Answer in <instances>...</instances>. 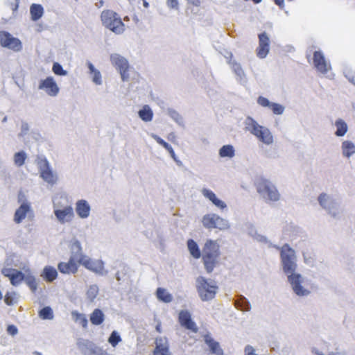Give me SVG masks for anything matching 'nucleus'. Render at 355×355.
<instances>
[{
  "label": "nucleus",
  "instance_id": "f257e3e1",
  "mask_svg": "<svg viewBox=\"0 0 355 355\" xmlns=\"http://www.w3.org/2000/svg\"><path fill=\"white\" fill-rule=\"evenodd\" d=\"M280 257L283 270L288 275V282L292 286L295 293L299 296L307 295L309 291L301 285L302 279L300 275L294 273L296 269L295 253L288 244H284L280 248Z\"/></svg>",
  "mask_w": 355,
  "mask_h": 355
},
{
  "label": "nucleus",
  "instance_id": "f03ea898",
  "mask_svg": "<svg viewBox=\"0 0 355 355\" xmlns=\"http://www.w3.org/2000/svg\"><path fill=\"white\" fill-rule=\"evenodd\" d=\"M220 254V246L217 242L211 239L207 240L202 248V259L208 273H211L218 265Z\"/></svg>",
  "mask_w": 355,
  "mask_h": 355
},
{
  "label": "nucleus",
  "instance_id": "7ed1b4c3",
  "mask_svg": "<svg viewBox=\"0 0 355 355\" xmlns=\"http://www.w3.org/2000/svg\"><path fill=\"white\" fill-rule=\"evenodd\" d=\"M245 128L262 143L270 145L273 142V136L270 130L259 125L252 118H247L245 121Z\"/></svg>",
  "mask_w": 355,
  "mask_h": 355
},
{
  "label": "nucleus",
  "instance_id": "20e7f679",
  "mask_svg": "<svg viewBox=\"0 0 355 355\" xmlns=\"http://www.w3.org/2000/svg\"><path fill=\"white\" fill-rule=\"evenodd\" d=\"M101 20L105 28L116 34H121L125 30V25L121 17L111 10H103L101 14Z\"/></svg>",
  "mask_w": 355,
  "mask_h": 355
},
{
  "label": "nucleus",
  "instance_id": "39448f33",
  "mask_svg": "<svg viewBox=\"0 0 355 355\" xmlns=\"http://www.w3.org/2000/svg\"><path fill=\"white\" fill-rule=\"evenodd\" d=\"M197 291L202 301L214 299L218 291V286L214 281H209L203 277H199L197 280Z\"/></svg>",
  "mask_w": 355,
  "mask_h": 355
},
{
  "label": "nucleus",
  "instance_id": "423d86ee",
  "mask_svg": "<svg viewBox=\"0 0 355 355\" xmlns=\"http://www.w3.org/2000/svg\"><path fill=\"white\" fill-rule=\"evenodd\" d=\"M257 192L263 196L268 200L277 201L279 198V194L276 187L268 180L259 178L256 182Z\"/></svg>",
  "mask_w": 355,
  "mask_h": 355
},
{
  "label": "nucleus",
  "instance_id": "0eeeda50",
  "mask_svg": "<svg viewBox=\"0 0 355 355\" xmlns=\"http://www.w3.org/2000/svg\"><path fill=\"white\" fill-rule=\"evenodd\" d=\"M202 225L207 229L225 230L230 227L228 222L215 214H207L202 217Z\"/></svg>",
  "mask_w": 355,
  "mask_h": 355
},
{
  "label": "nucleus",
  "instance_id": "6e6552de",
  "mask_svg": "<svg viewBox=\"0 0 355 355\" xmlns=\"http://www.w3.org/2000/svg\"><path fill=\"white\" fill-rule=\"evenodd\" d=\"M110 60L112 65L119 70L122 80H128L129 79V74L128 72L130 68L128 60L119 54L111 55Z\"/></svg>",
  "mask_w": 355,
  "mask_h": 355
},
{
  "label": "nucleus",
  "instance_id": "1a4fd4ad",
  "mask_svg": "<svg viewBox=\"0 0 355 355\" xmlns=\"http://www.w3.org/2000/svg\"><path fill=\"white\" fill-rule=\"evenodd\" d=\"M0 44L3 47L8 48L14 51H19L22 49L21 41L4 31H0Z\"/></svg>",
  "mask_w": 355,
  "mask_h": 355
},
{
  "label": "nucleus",
  "instance_id": "9d476101",
  "mask_svg": "<svg viewBox=\"0 0 355 355\" xmlns=\"http://www.w3.org/2000/svg\"><path fill=\"white\" fill-rule=\"evenodd\" d=\"M78 262L87 270L96 273H101L104 269V264L101 260H94L84 254H80Z\"/></svg>",
  "mask_w": 355,
  "mask_h": 355
},
{
  "label": "nucleus",
  "instance_id": "9b49d317",
  "mask_svg": "<svg viewBox=\"0 0 355 355\" xmlns=\"http://www.w3.org/2000/svg\"><path fill=\"white\" fill-rule=\"evenodd\" d=\"M38 165L41 178L47 183L54 184L57 181V177L51 169L48 160L46 158L41 159Z\"/></svg>",
  "mask_w": 355,
  "mask_h": 355
},
{
  "label": "nucleus",
  "instance_id": "f8f14e48",
  "mask_svg": "<svg viewBox=\"0 0 355 355\" xmlns=\"http://www.w3.org/2000/svg\"><path fill=\"white\" fill-rule=\"evenodd\" d=\"M38 88L44 90L50 96H57L60 91L59 87L52 76L41 80Z\"/></svg>",
  "mask_w": 355,
  "mask_h": 355
},
{
  "label": "nucleus",
  "instance_id": "ddd939ff",
  "mask_svg": "<svg viewBox=\"0 0 355 355\" xmlns=\"http://www.w3.org/2000/svg\"><path fill=\"white\" fill-rule=\"evenodd\" d=\"M153 355H172L170 344L166 337H157L155 340Z\"/></svg>",
  "mask_w": 355,
  "mask_h": 355
},
{
  "label": "nucleus",
  "instance_id": "4468645a",
  "mask_svg": "<svg viewBox=\"0 0 355 355\" xmlns=\"http://www.w3.org/2000/svg\"><path fill=\"white\" fill-rule=\"evenodd\" d=\"M259 46L257 48V55L259 58H265L270 51V38L266 32L259 34Z\"/></svg>",
  "mask_w": 355,
  "mask_h": 355
},
{
  "label": "nucleus",
  "instance_id": "2eb2a0df",
  "mask_svg": "<svg viewBox=\"0 0 355 355\" xmlns=\"http://www.w3.org/2000/svg\"><path fill=\"white\" fill-rule=\"evenodd\" d=\"M1 273L8 277L12 286H17L20 284L25 279L24 274L14 268H6L2 269Z\"/></svg>",
  "mask_w": 355,
  "mask_h": 355
},
{
  "label": "nucleus",
  "instance_id": "dca6fc26",
  "mask_svg": "<svg viewBox=\"0 0 355 355\" xmlns=\"http://www.w3.org/2000/svg\"><path fill=\"white\" fill-rule=\"evenodd\" d=\"M178 321L182 327L186 329L190 330L193 333H197L198 328L196 323L192 320L191 314L187 311H181L179 313Z\"/></svg>",
  "mask_w": 355,
  "mask_h": 355
},
{
  "label": "nucleus",
  "instance_id": "f3484780",
  "mask_svg": "<svg viewBox=\"0 0 355 355\" xmlns=\"http://www.w3.org/2000/svg\"><path fill=\"white\" fill-rule=\"evenodd\" d=\"M78 263L73 257H71L67 262L59 263L58 268L62 274H75L78 271Z\"/></svg>",
  "mask_w": 355,
  "mask_h": 355
},
{
  "label": "nucleus",
  "instance_id": "a211bd4d",
  "mask_svg": "<svg viewBox=\"0 0 355 355\" xmlns=\"http://www.w3.org/2000/svg\"><path fill=\"white\" fill-rule=\"evenodd\" d=\"M54 214L61 223L70 222L74 217L73 210L71 206H67L61 209H55Z\"/></svg>",
  "mask_w": 355,
  "mask_h": 355
},
{
  "label": "nucleus",
  "instance_id": "6ab92c4d",
  "mask_svg": "<svg viewBox=\"0 0 355 355\" xmlns=\"http://www.w3.org/2000/svg\"><path fill=\"white\" fill-rule=\"evenodd\" d=\"M257 103L261 107H269L275 114H282L284 110V106L279 103H270L268 98L263 96H259L257 98Z\"/></svg>",
  "mask_w": 355,
  "mask_h": 355
},
{
  "label": "nucleus",
  "instance_id": "aec40b11",
  "mask_svg": "<svg viewBox=\"0 0 355 355\" xmlns=\"http://www.w3.org/2000/svg\"><path fill=\"white\" fill-rule=\"evenodd\" d=\"M313 64L316 69L322 73H326L329 67L325 58L320 51H315L313 53Z\"/></svg>",
  "mask_w": 355,
  "mask_h": 355
},
{
  "label": "nucleus",
  "instance_id": "412c9836",
  "mask_svg": "<svg viewBox=\"0 0 355 355\" xmlns=\"http://www.w3.org/2000/svg\"><path fill=\"white\" fill-rule=\"evenodd\" d=\"M76 211L81 218H86L89 216L90 206L85 200H79L76 204Z\"/></svg>",
  "mask_w": 355,
  "mask_h": 355
},
{
  "label": "nucleus",
  "instance_id": "4be33fe9",
  "mask_svg": "<svg viewBox=\"0 0 355 355\" xmlns=\"http://www.w3.org/2000/svg\"><path fill=\"white\" fill-rule=\"evenodd\" d=\"M202 195L207 199H209L216 207L220 209L226 208L227 205L225 202L218 199L216 194L211 190L207 189H203L202 190Z\"/></svg>",
  "mask_w": 355,
  "mask_h": 355
},
{
  "label": "nucleus",
  "instance_id": "5701e85b",
  "mask_svg": "<svg viewBox=\"0 0 355 355\" xmlns=\"http://www.w3.org/2000/svg\"><path fill=\"white\" fill-rule=\"evenodd\" d=\"M204 340L209 346L212 354L216 355H223V350L221 349L219 343L212 338L210 335H205L204 336Z\"/></svg>",
  "mask_w": 355,
  "mask_h": 355
},
{
  "label": "nucleus",
  "instance_id": "b1692460",
  "mask_svg": "<svg viewBox=\"0 0 355 355\" xmlns=\"http://www.w3.org/2000/svg\"><path fill=\"white\" fill-rule=\"evenodd\" d=\"M30 210V205L28 202H24L21 204V205L16 210L15 213V222L16 223H20L26 218Z\"/></svg>",
  "mask_w": 355,
  "mask_h": 355
},
{
  "label": "nucleus",
  "instance_id": "393cba45",
  "mask_svg": "<svg viewBox=\"0 0 355 355\" xmlns=\"http://www.w3.org/2000/svg\"><path fill=\"white\" fill-rule=\"evenodd\" d=\"M30 14L31 19L36 21L44 15V8L40 4L33 3L30 6Z\"/></svg>",
  "mask_w": 355,
  "mask_h": 355
},
{
  "label": "nucleus",
  "instance_id": "a878e982",
  "mask_svg": "<svg viewBox=\"0 0 355 355\" xmlns=\"http://www.w3.org/2000/svg\"><path fill=\"white\" fill-rule=\"evenodd\" d=\"M90 322L94 325L101 324L105 320V315L100 309H95L90 314Z\"/></svg>",
  "mask_w": 355,
  "mask_h": 355
},
{
  "label": "nucleus",
  "instance_id": "bb28decb",
  "mask_svg": "<svg viewBox=\"0 0 355 355\" xmlns=\"http://www.w3.org/2000/svg\"><path fill=\"white\" fill-rule=\"evenodd\" d=\"M46 282H51L57 278V270L52 266H46L42 275Z\"/></svg>",
  "mask_w": 355,
  "mask_h": 355
},
{
  "label": "nucleus",
  "instance_id": "cd10ccee",
  "mask_svg": "<svg viewBox=\"0 0 355 355\" xmlns=\"http://www.w3.org/2000/svg\"><path fill=\"white\" fill-rule=\"evenodd\" d=\"M157 298L163 302L169 303L172 301L171 294L168 293L165 288H158L156 291Z\"/></svg>",
  "mask_w": 355,
  "mask_h": 355
},
{
  "label": "nucleus",
  "instance_id": "c85d7f7f",
  "mask_svg": "<svg viewBox=\"0 0 355 355\" xmlns=\"http://www.w3.org/2000/svg\"><path fill=\"white\" fill-rule=\"evenodd\" d=\"M187 246L190 254L195 259H199L201 256L200 250L198 244L193 239H189L187 241Z\"/></svg>",
  "mask_w": 355,
  "mask_h": 355
},
{
  "label": "nucleus",
  "instance_id": "c756f323",
  "mask_svg": "<svg viewBox=\"0 0 355 355\" xmlns=\"http://www.w3.org/2000/svg\"><path fill=\"white\" fill-rule=\"evenodd\" d=\"M139 117L144 121H150L153 117V113L148 105H144L141 110L139 111Z\"/></svg>",
  "mask_w": 355,
  "mask_h": 355
},
{
  "label": "nucleus",
  "instance_id": "7c9ffc66",
  "mask_svg": "<svg viewBox=\"0 0 355 355\" xmlns=\"http://www.w3.org/2000/svg\"><path fill=\"white\" fill-rule=\"evenodd\" d=\"M343 153L344 156L349 157L355 153V145L349 141H345L342 144Z\"/></svg>",
  "mask_w": 355,
  "mask_h": 355
},
{
  "label": "nucleus",
  "instance_id": "2f4dec72",
  "mask_svg": "<svg viewBox=\"0 0 355 355\" xmlns=\"http://www.w3.org/2000/svg\"><path fill=\"white\" fill-rule=\"evenodd\" d=\"M153 138L159 144H160L162 146H163L166 150H168V152L169 153V154L171 155V157L174 159V160H176V155H175V153L173 149V148L167 143L166 142L164 139H162L161 137H159V136L156 135H153Z\"/></svg>",
  "mask_w": 355,
  "mask_h": 355
},
{
  "label": "nucleus",
  "instance_id": "473e14b6",
  "mask_svg": "<svg viewBox=\"0 0 355 355\" xmlns=\"http://www.w3.org/2000/svg\"><path fill=\"white\" fill-rule=\"evenodd\" d=\"M335 125L337 128L335 134L338 137H342L345 135L347 131V125L343 119L336 121Z\"/></svg>",
  "mask_w": 355,
  "mask_h": 355
},
{
  "label": "nucleus",
  "instance_id": "72a5a7b5",
  "mask_svg": "<svg viewBox=\"0 0 355 355\" xmlns=\"http://www.w3.org/2000/svg\"><path fill=\"white\" fill-rule=\"evenodd\" d=\"M71 315L76 322H78L83 328L87 327L88 321L84 314L80 313L78 311H73Z\"/></svg>",
  "mask_w": 355,
  "mask_h": 355
},
{
  "label": "nucleus",
  "instance_id": "f704fd0d",
  "mask_svg": "<svg viewBox=\"0 0 355 355\" xmlns=\"http://www.w3.org/2000/svg\"><path fill=\"white\" fill-rule=\"evenodd\" d=\"M88 68L89 69L90 73L92 75V80L96 85H101L102 83L101 80V74L99 71L96 70L94 65L91 63H88Z\"/></svg>",
  "mask_w": 355,
  "mask_h": 355
},
{
  "label": "nucleus",
  "instance_id": "c9c22d12",
  "mask_svg": "<svg viewBox=\"0 0 355 355\" xmlns=\"http://www.w3.org/2000/svg\"><path fill=\"white\" fill-rule=\"evenodd\" d=\"M235 151L232 145H225L219 150V155L221 157H233L234 156Z\"/></svg>",
  "mask_w": 355,
  "mask_h": 355
},
{
  "label": "nucleus",
  "instance_id": "e433bc0d",
  "mask_svg": "<svg viewBox=\"0 0 355 355\" xmlns=\"http://www.w3.org/2000/svg\"><path fill=\"white\" fill-rule=\"evenodd\" d=\"M26 159V154L24 151L17 152L14 155V163L17 166L24 164Z\"/></svg>",
  "mask_w": 355,
  "mask_h": 355
},
{
  "label": "nucleus",
  "instance_id": "4c0bfd02",
  "mask_svg": "<svg viewBox=\"0 0 355 355\" xmlns=\"http://www.w3.org/2000/svg\"><path fill=\"white\" fill-rule=\"evenodd\" d=\"M39 315L40 317L44 320L52 319L53 318L52 309L49 306H46L42 309Z\"/></svg>",
  "mask_w": 355,
  "mask_h": 355
},
{
  "label": "nucleus",
  "instance_id": "58836bf2",
  "mask_svg": "<svg viewBox=\"0 0 355 355\" xmlns=\"http://www.w3.org/2000/svg\"><path fill=\"white\" fill-rule=\"evenodd\" d=\"M121 341V338L119 334L116 331H113L108 338V342L112 347H116Z\"/></svg>",
  "mask_w": 355,
  "mask_h": 355
},
{
  "label": "nucleus",
  "instance_id": "ea45409f",
  "mask_svg": "<svg viewBox=\"0 0 355 355\" xmlns=\"http://www.w3.org/2000/svg\"><path fill=\"white\" fill-rule=\"evenodd\" d=\"M98 293V288L96 285H92L87 291V297L91 301H93Z\"/></svg>",
  "mask_w": 355,
  "mask_h": 355
},
{
  "label": "nucleus",
  "instance_id": "a19ab883",
  "mask_svg": "<svg viewBox=\"0 0 355 355\" xmlns=\"http://www.w3.org/2000/svg\"><path fill=\"white\" fill-rule=\"evenodd\" d=\"M52 70L56 75L65 76L67 74V71L64 70L62 67L58 62L53 64Z\"/></svg>",
  "mask_w": 355,
  "mask_h": 355
},
{
  "label": "nucleus",
  "instance_id": "79ce46f5",
  "mask_svg": "<svg viewBox=\"0 0 355 355\" xmlns=\"http://www.w3.org/2000/svg\"><path fill=\"white\" fill-rule=\"evenodd\" d=\"M28 286L33 292H35L37 288V284L33 277H28L26 279Z\"/></svg>",
  "mask_w": 355,
  "mask_h": 355
},
{
  "label": "nucleus",
  "instance_id": "37998d69",
  "mask_svg": "<svg viewBox=\"0 0 355 355\" xmlns=\"http://www.w3.org/2000/svg\"><path fill=\"white\" fill-rule=\"evenodd\" d=\"M15 292H8L4 297V302L5 303L8 305H12L15 302Z\"/></svg>",
  "mask_w": 355,
  "mask_h": 355
},
{
  "label": "nucleus",
  "instance_id": "c03bdc74",
  "mask_svg": "<svg viewBox=\"0 0 355 355\" xmlns=\"http://www.w3.org/2000/svg\"><path fill=\"white\" fill-rule=\"evenodd\" d=\"M19 5V0H9L8 2V6L10 9L12 11L13 15H15L17 12L18 8Z\"/></svg>",
  "mask_w": 355,
  "mask_h": 355
},
{
  "label": "nucleus",
  "instance_id": "a18cd8bd",
  "mask_svg": "<svg viewBox=\"0 0 355 355\" xmlns=\"http://www.w3.org/2000/svg\"><path fill=\"white\" fill-rule=\"evenodd\" d=\"M318 201L320 205L323 207H326V202L327 201V196L325 193H322L318 197Z\"/></svg>",
  "mask_w": 355,
  "mask_h": 355
},
{
  "label": "nucleus",
  "instance_id": "49530a36",
  "mask_svg": "<svg viewBox=\"0 0 355 355\" xmlns=\"http://www.w3.org/2000/svg\"><path fill=\"white\" fill-rule=\"evenodd\" d=\"M7 332L8 334H10L11 336H15L17 334L18 330H17V328L15 325L10 324L7 327Z\"/></svg>",
  "mask_w": 355,
  "mask_h": 355
},
{
  "label": "nucleus",
  "instance_id": "de8ad7c7",
  "mask_svg": "<svg viewBox=\"0 0 355 355\" xmlns=\"http://www.w3.org/2000/svg\"><path fill=\"white\" fill-rule=\"evenodd\" d=\"M167 6L170 8H175L177 9L178 8V0H167Z\"/></svg>",
  "mask_w": 355,
  "mask_h": 355
},
{
  "label": "nucleus",
  "instance_id": "09e8293b",
  "mask_svg": "<svg viewBox=\"0 0 355 355\" xmlns=\"http://www.w3.org/2000/svg\"><path fill=\"white\" fill-rule=\"evenodd\" d=\"M245 355H258L255 353V349L250 345H247L245 347Z\"/></svg>",
  "mask_w": 355,
  "mask_h": 355
},
{
  "label": "nucleus",
  "instance_id": "8fccbe9b",
  "mask_svg": "<svg viewBox=\"0 0 355 355\" xmlns=\"http://www.w3.org/2000/svg\"><path fill=\"white\" fill-rule=\"evenodd\" d=\"M187 4L194 7H199L201 5V0H186Z\"/></svg>",
  "mask_w": 355,
  "mask_h": 355
},
{
  "label": "nucleus",
  "instance_id": "3c124183",
  "mask_svg": "<svg viewBox=\"0 0 355 355\" xmlns=\"http://www.w3.org/2000/svg\"><path fill=\"white\" fill-rule=\"evenodd\" d=\"M234 70L239 76H241L243 73V70H242L241 66L239 64H235L234 65Z\"/></svg>",
  "mask_w": 355,
  "mask_h": 355
},
{
  "label": "nucleus",
  "instance_id": "603ef678",
  "mask_svg": "<svg viewBox=\"0 0 355 355\" xmlns=\"http://www.w3.org/2000/svg\"><path fill=\"white\" fill-rule=\"evenodd\" d=\"M275 4L279 6V8H283L284 6V0H274Z\"/></svg>",
  "mask_w": 355,
  "mask_h": 355
},
{
  "label": "nucleus",
  "instance_id": "864d4df0",
  "mask_svg": "<svg viewBox=\"0 0 355 355\" xmlns=\"http://www.w3.org/2000/svg\"><path fill=\"white\" fill-rule=\"evenodd\" d=\"M155 329H156V331H157L158 333H161V332H162L161 324H159H159H157L156 325Z\"/></svg>",
  "mask_w": 355,
  "mask_h": 355
},
{
  "label": "nucleus",
  "instance_id": "5fc2aeb1",
  "mask_svg": "<svg viewBox=\"0 0 355 355\" xmlns=\"http://www.w3.org/2000/svg\"><path fill=\"white\" fill-rule=\"evenodd\" d=\"M142 1H143L144 6L146 8H148L149 7V3H148V1L146 0H142Z\"/></svg>",
  "mask_w": 355,
  "mask_h": 355
},
{
  "label": "nucleus",
  "instance_id": "6e6d98bb",
  "mask_svg": "<svg viewBox=\"0 0 355 355\" xmlns=\"http://www.w3.org/2000/svg\"><path fill=\"white\" fill-rule=\"evenodd\" d=\"M76 245H77V248L79 249V250L80 251L81 250V248H80V243L78 242H76Z\"/></svg>",
  "mask_w": 355,
  "mask_h": 355
},
{
  "label": "nucleus",
  "instance_id": "4d7b16f0",
  "mask_svg": "<svg viewBox=\"0 0 355 355\" xmlns=\"http://www.w3.org/2000/svg\"><path fill=\"white\" fill-rule=\"evenodd\" d=\"M252 1L255 3H259L261 1V0H252Z\"/></svg>",
  "mask_w": 355,
  "mask_h": 355
},
{
  "label": "nucleus",
  "instance_id": "13d9d810",
  "mask_svg": "<svg viewBox=\"0 0 355 355\" xmlns=\"http://www.w3.org/2000/svg\"><path fill=\"white\" fill-rule=\"evenodd\" d=\"M171 136L173 138H175V135H170L168 136V139H170V140H171V141H172V139H171V138H170V137H171Z\"/></svg>",
  "mask_w": 355,
  "mask_h": 355
}]
</instances>
